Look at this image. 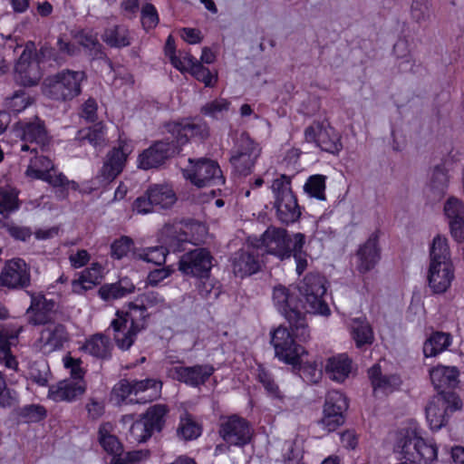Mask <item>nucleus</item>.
<instances>
[{"instance_id": "f257e3e1", "label": "nucleus", "mask_w": 464, "mask_h": 464, "mask_svg": "<svg viewBox=\"0 0 464 464\" xmlns=\"http://www.w3.org/2000/svg\"><path fill=\"white\" fill-rule=\"evenodd\" d=\"M325 293H315L313 295H301L295 291L276 285L273 290V302L278 312L285 318L296 338L304 343L310 339V331L306 322V313L327 315L330 313L328 304L324 299Z\"/></svg>"}, {"instance_id": "f03ea898", "label": "nucleus", "mask_w": 464, "mask_h": 464, "mask_svg": "<svg viewBox=\"0 0 464 464\" xmlns=\"http://www.w3.org/2000/svg\"><path fill=\"white\" fill-rule=\"evenodd\" d=\"M163 297L157 292L150 291L140 295L135 302L127 304L126 310H118L110 327L119 349L129 350L135 343L138 334L148 326L149 308L161 306Z\"/></svg>"}, {"instance_id": "7ed1b4c3", "label": "nucleus", "mask_w": 464, "mask_h": 464, "mask_svg": "<svg viewBox=\"0 0 464 464\" xmlns=\"http://www.w3.org/2000/svg\"><path fill=\"white\" fill-rule=\"evenodd\" d=\"M86 78L83 71L63 69L44 79L43 92L53 101L70 102L82 93V85Z\"/></svg>"}, {"instance_id": "20e7f679", "label": "nucleus", "mask_w": 464, "mask_h": 464, "mask_svg": "<svg viewBox=\"0 0 464 464\" xmlns=\"http://www.w3.org/2000/svg\"><path fill=\"white\" fill-rule=\"evenodd\" d=\"M397 447L405 460L412 464H434L438 460L435 443L425 440L416 430H408L399 439Z\"/></svg>"}, {"instance_id": "39448f33", "label": "nucleus", "mask_w": 464, "mask_h": 464, "mask_svg": "<svg viewBox=\"0 0 464 464\" xmlns=\"http://www.w3.org/2000/svg\"><path fill=\"white\" fill-rule=\"evenodd\" d=\"M271 189L275 197V208L278 220L286 225L298 220L301 210L292 191L290 178L281 175L273 181Z\"/></svg>"}, {"instance_id": "423d86ee", "label": "nucleus", "mask_w": 464, "mask_h": 464, "mask_svg": "<svg viewBox=\"0 0 464 464\" xmlns=\"http://www.w3.org/2000/svg\"><path fill=\"white\" fill-rule=\"evenodd\" d=\"M289 328H291L289 326ZM301 342L296 338L292 329L280 325L271 333V344L275 350V356L281 362L290 364L296 369L300 364L301 356L305 353L304 348L298 344L295 340Z\"/></svg>"}, {"instance_id": "0eeeda50", "label": "nucleus", "mask_w": 464, "mask_h": 464, "mask_svg": "<svg viewBox=\"0 0 464 464\" xmlns=\"http://www.w3.org/2000/svg\"><path fill=\"white\" fill-rule=\"evenodd\" d=\"M15 136L21 139V150L37 153L50 144L44 122L37 116L33 121H19L14 126Z\"/></svg>"}, {"instance_id": "6e6552de", "label": "nucleus", "mask_w": 464, "mask_h": 464, "mask_svg": "<svg viewBox=\"0 0 464 464\" xmlns=\"http://www.w3.org/2000/svg\"><path fill=\"white\" fill-rule=\"evenodd\" d=\"M188 162L189 167L182 170L183 176L198 188L219 186L225 183V178L216 161L201 158L197 160L189 159Z\"/></svg>"}, {"instance_id": "1a4fd4ad", "label": "nucleus", "mask_w": 464, "mask_h": 464, "mask_svg": "<svg viewBox=\"0 0 464 464\" xmlns=\"http://www.w3.org/2000/svg\"><path fill=\"white\" fill-rule=\"evenodd\" d=\"M218 434L228 446L242 448L250 443L254 429L246 419L233 414L220 419Z\"/></svg>"}, {"instance_id": "9d476101", "label": "nucleus", "mask_w": 464, "mask_h": 464, "mask_svg": "<svg viewBox=\"0 0 464 464\" xmlns=\"http://www.w3.org/2000/svg\"><path fill=\"white\" fill-rule=\"evenodd\" d=\"M459 372L455 366L437 365L430 370V378L438 394L436 397L447 398L454 408H461L462 401L453 391L459 384Z\"/></svg>"}, {"instance_id": "9b49d317", "label": "nucleus", "mask_w": 464, "mask_h": 464, "mask_svg": "<svg viewBox=\"0 0 464 464\" xmlns=\"http://www.w3.org/2000/svg\"><path fill=\"white\" fill-rule=\"evenodd\" d=\"M259 252L276 256L281 260L292 256L294 235L290 237L284 228L270 227L255 243Z\"/></svg>"}, {"instance_id": "f8f14e48", "label": "nucleus", "mask_w": 464, "mask_h": 464, "mask_svg": "<svg viewBox=\"0 0 464 464\" xmlns=\"http://www.w3.org/2000/svg\"><path fill=\"white\" fill-rule=\"evenodd\" d=\"M181 151L171 135L153 142L139 156V167L142 169H158Z\"/></svg>"}, {"instance_id": "ddd939ff", "label": "nucleus", "mask_w": 464, "mask_h": 464, "mask_svg": "<svg viewBox=\"0 0 464 464\" xmlns=\"http://www.w3.org/2000/svg\"><path fill=\"white\" fill-rule=\"evenodd\" d=\"M304 134L306 142L314 143L323 151L335 155L343 150L341 135L328 123L314 121Z\"/></svg>"}, {"instance_id": "4468645a", "label": "nucleus", "mask_w": 464, "mask_h": 464, "mask_svg": "<svg viewBox=\"0 0 464 464\" xmlns=\"http://www.w3.org/2000/svg\"><path fill=\"white\" fill-rule=\"evenodd\" d=\"M260 153L259 145L248 135L242 134L229 160L233 171L240 176L249 175Z\"/></svg>"}, {"instance_id": "2eb2a0df", "label": "nucleus", "mask_w": 464, "mask_h": 464, "mask_svg": "<svg viewBox=\"0 0 464 464\" xmlns=\"http://www.w3.org/2000/svg\"><path fill=\"white\" fill-rule=\"evenodd\" d=\"M169 408L165 404L150 406L143 414L141 420L135 421L130 427V434L139 442L146 441L151 435L160 432L166 421Z\"/></svg>"}, {"instance_id": "dca6fc26", "label": "nucleus", "mask_w": 464, "mask_h": 464, "mask_svg": "<svg viewBox=\"0 0 464 464\" xmlns=\"http://www.w3.org/2000/svg\"><path fill=\"white\" fill-rule=\"evenodd\" d=\"M213 260L214 257L208 249L195 248L181 256L179 269L187 276L207 277L213 266Z\"/></svg>"}, {"instance_id": "f3484780", "label": "nucleus", "mask_w": 464, "mask_h": 464, "mask_svg": "<svg viewBox=\"0 0 464 464\" xmlns=\"http://www.w3.org/2000/svg\"><path fill=\"white\" fill-rule=\"evenodd\" d=\"M130 141L119 139L118 146L113 147L106 155L100 170L103 182L114 180L123 170L128 156L132 152Z\"/></svg>"}, {"instance_id": "a211bd4d", "label": "nucleus", "mask_w": 464, "mask_h": 464, "mask_svg": "<svg viewBox=\"0 0 464 464\" xmlns=\"http://www.w3.org/2000/svg\"><path fill=\"white\" fill-rule=\"evenodd\" d=\"M165 128L167 132L171 135V138L175 140V142H177L180 150L189 141V139L198 138L205 140L209 135L208 124L201 120L169 122L165 125Z\"/></svg>"}, {"instance_id": "6ab92c4d", "label": "nucleus", "mask_w": 464, "mask_h": 464, "mask_svg": "<svg viewBox=\"0 0 464 464\" xmlns=\"http://www.w3.org/2000/svg\"><path fill=\"white\" fill-rule=\"evenodd\" d=\"M216 369L212 364H195L192 366H174L169 369L168 375L171 379L183 382L188 386L198 388L204 385Z\"/></svg>"}, {"instance_id": "aec40b11", "label": "nucleus", "mask_w": 464, "mask_h": 464, "mask_svg": "<svg viewBox=\"0 0 464 464\" xmlns=\"http://www.w3.org/2000/svg\"><path fill=\"white\" fill-rule=\"evenodd\" d=\"M30 269L22 258H13L5 262L0 272V285L9 289H22L30 285Z\"/></svg>"}, {"instance_id": "412c9836", "label": "nucleus", "mask_w": 464, "mask_h": 464, "mask_svg": "<svg viewBox=\"0 0 464 464\" xmlns=\"http://www.w3.org/2000/svg\"><path fill=\"white\" fill-rule=\"evenodd\" d=\"M31 304L27 309L29 323L33 325H45L55 320L57 303L47 299L42 293H30Z\"/></svg>"}, {"instance_id": "4be33fe9", "label": "nucleus", "mask_w": 464, "mask_h": 464, "mask_svg": "<svg viewBox=\"0 0 464 464\" xmlns=\"http://www.w3.org/2000/svg\"><path fill=\"white\" fill-rule=\"evenodd\" d=\"M188 243L187 235L185 233L179 234L171 237L168 242L169 248L159 246L143 248L138 252H134V257L143 260L147 263H151L156 266H162L166 262L168 253L171 250L173 252L185 251V246Z\"/></svg>"}, {"instance_id": "5701e85b", "label": "nucleus", "mask_w": 464, "mask_h": 464, "mask_svg": "<svg viewBox=\"0 0 464 464\" xmlns=\"http://www.w3.org/2000/svg\"><path fill=\"white\" fill-rule=\"evenodd\" d=\"M380 259L379 234L375 231L363 244L359 246L355 253V269L360 274H366L377 266Z\"/></svg>"}, {"instance_id": "b1692460", "label": "nucleus", "mask_w": 464, "mask_h": 464, "mask_svg": "<svg viewBox=\"0 0 464 464\" xmlns=\"http://www.w3.org/2000/svg\"><path fill=\"white\" fill-rule=\"evenodd\" d=\"M80 47L65 39L64 35L58 37L54 47L44 45L40 48L38 55L40 59L53 62L56 65H63L69 58L80 53Z\"/></svg>"}, {"instance_id": "393cba45", "label": "nucleus", "mask_w": 464, "mask_h": 464, "mask_svg": "<svg viewBox=\"0 0 464 464\" xmlns=\"http://www.w3.org/2000/svg\"><path fill=\"white\" fill-rule=\"evenodd\" d=\"M69 340L70 334L63 324H49L41 331L37 343L44 353H51L63 349Z\"/></svg>"}, {"instance_id": "a878e982", "label": "nucleus", "mask_w": 464, "mask_h": 464, "mask_svg": "<svg viewBox=\"0 0 464 464\" xmlns=\"http://www.w3.org/2000/svg\"><path fill=\"white\" fill-rule=\"evenodd\" d=\"M454 408L447 398L434 396L426 406V419L432 430H439L444 427L450 419V413L460 410Z\"/></svg>"}, {"instance_id": "bb28decb", "label": "nucleus", "mask_w": 464, "mask_h": 464, "mask_svg": "<svg viewBox=\"0 0 464 464\" xmlns=\"http://www.w3.org/2000/svg\"><path fill=\"white\" fill-rule=\"evenodd\" d=\"M259 255L260 252L255 244L250 251H237L232 260L235 276L243 278L258 272L260 269Z\"/></svg>"}, {"instance_id": "cd10ccee", "label": "nucleus", "mask_w": 464, "mask_h": 464, "mask_svg": "<svg viewBox=\"0 0 464 464\" xmlns=\"http://www.w3.org/2000/svg\"><path fill=\"white\" fill-rule=\"evenodd\" d=\"M86 391L84 381L63 380L49 388L48 397L53 401L72 402L83 395Z\"/></svg>"}, {"instance_id": "c85d7f7f", "label": "nucleus", "mask_w": 464, "mask_h": 464, "mask_svg": "<svg viewBox=\"0 0 464 464\" xmlns=\"http://www.w3.org/2000/svg\"><path fill=\"white\" fill-rule=\"evenodd\" d=\"M454 278L452 265H430L428 282L434 294H442L448 290Z\"/></svg>"}, {"instance_id": "c756f323", "label": "nucleus", "mask_w": 464, "mask_h": 464, "mask_svg": "<svg viewBox=\"0 0 464 464\" xmlns=\"http://www.w3.org/2000/svg\"><path fill=\"white\" fill-rule=\"evenodd\" d=\"M137 403H147L160 397L162 382L153 378L132 380Z\"/></svg>"}, {"instance_id": "7c9ffc66", "label": "nucleus", "mask_w": 464, "mask_h": 464, "mask_svg": "<svg viewBox=\"0 0 464 464\" xmlns=\"http://www.w3.org/2000/svg\"><path fill=\"white\" fill-rule=\"evenodd\" d=\"M352 370V361L346 354L330 357L325 364V372L333 381L343 382L348 378Z\"/></svg>"}, {"instance_id": "2f4dec72", "label": "nucleus", "mask_w": 464, "mask_h": 464, "mask_svg": "<svg viewBox=\"0 0 464 464\" xmlns=\"http://www.w3.org/2000/svg\"><path fill=\"white\" fill-rule=\"evenodd\" d=\"M134 290L135 285L129 279L123 278L113 284L102 285L98 294L102 300L109 302L122 298L133 293Z\"/></svg>"}, {"instance_id": "473e14b6", "label": "nucleus", "mask_w": 464, "mask_h": 464, "mask_svg": "<svg viewBox=\"0 0 464 464\" xmlns=\"http://www.w3.org/2000/svg\"><path fill=\"white\" fill-rule=\"evenodd\" d=\"M102 266L98 263L92 264L91 267L86 268L81 274L77 280L72 281V291L82 294L98 285L102 279Z\"/></svg>"}, {"instance_id": "72a5a7b5", "label": "nucleus", "mask_w": 464, "mask_h": 464, "mask_svg": "<svg viewBox=\"0 0 464 464\" xmlns=\"http://www.w3.org/2000/svg\"><path fill=\"white\" fill-rule=\"evenodd\" d=\"M111 343L103 334H96L86 340L82 349L93 357L108 359L111 357Z\"/></svg>"}, {"instance_id": "f704fd0d", "label": "nucleus", "mask_w": 464, "mask_h": 464, "mask_svg": "<svg viewBox=\"0 0 464 464\" xmlns=\"http://www.w3.org/2000/svg\"><path fill=\"white\" fill-rule=\"evenodd\" d=\"M102 40L113 48L127 47L131 44L130 32L125 25H112L105 29Z\"/></svg>"}, {"instance_id": "c9c22d12", "label": "nucleus", "mask_w": 464, "mask_h": 464, "mask_svg": "<svg viewBox=\"0 0 464 464\" xmlns=\"http://www.w3.org/2000/svg\"><path fill=\"white\" fill-rule=\"evenodd\" d=\"M112 423L102 422L98 430V440L102 449L111 455H120L122 452L121 443L115 435H112Z\"/></svg>"}, {"instance_id": "e433bc0d", "label": "nucleus", "mask_w": 464, "mask_h": 464, "mask_svg": "<svg viewBox=\"0 0 464 464\" xmlns=\"http://www.w3.org/2000/svg\"><path fill=\"white\" fill-rule=\"evenodd\" d=\"M430 265H452L448 239L445 237L437 235L433 238L430 247Z\"/></svg>"}, {"instance_id": "4c0bfd02", "label": "nucleus", "mask_w": 464, "mask_h": 464, "mask_svg": "<svg viewBox=\"0 0 464 464\" xmlns=\"http://www.w3.org/2000/svg\"><path fill=\"white\" fill-rule=\"evenodd\" d=\"M373 390H381L383 392H390L400 384V379L396 375H382L379 364H374L368 371Z\"/></svg>"}, {"instance_id": "58836bf2", "label": "nucleus", "mask_w": 464, "mask_h": 464, "mask_svg": "<svg viewBox=\"0 0 464 464\" xmlns=\"http://www.w3.org/2000/svg\"><path fill=\"white\" fill-rule=\"evenodd\" d=\"M148 189L150 199L159 210L169 208L177 200L175 192L168 185H154Z\"/></svg>"}, {"instance_id": "ea45409f", "label": "nucleus", "mask_w": 464, "mask_h": 464, "mask_svg": "<svg viewBox=\"0 0 464 464\" xmlns=\"http://www.w3.org/2000/svg\"><path fill=\"white\" fill-rule=\"evenodd\" d=\"M201 433V425L192 415L188 412H184L179 418V423L177 428L178 438L186 441L193 440L198 439Z\"/></svg>"}, {"instance_id": "a19ab883", "label": "nucleus", "mask_w": 464, "mask_h": 464, "mask_svg": "<svg viewBox=\"0 0 464 464\" xmlns=\"http://www.w3.org/2000/svg\"><path fill=\"white\" fill-rule=\"evenodd\" d=\"M42 77L38 64H15L14 79L22 86H34Z\"/></svg>"}, {"instance_id": "79ce46f5", "label": "nucleus", "mask_w": 464, "mask_h": 464, "mask_svg": "<svg viewBox=\"0 0 464 464\" xmlns=\"http://www.w3.org/2000/svg\"><path fill=\"white\" fill-rule=\"evenodd\" d=\"M449 175L444 164L437 165L433 168L430 179L429 188L435 198H441L447 191L449 186Z\"/></svg>"}, {"instance_id": "37998d69", "label": "nucleus", "mask_w": 464, "mask_h": 464, "mask_svg": "<svg viewBox=\"0 0 464 464\" xmlns=\"http://www.w3.org/2000/svg\"><path fill=\"white\" fill-rule=\"evenodd\" d=\"M450 343L451 336L450 334L435 332L425 341L423 353L426 357L436 356L448 349Z\"/></svg>"}, {"instance_id": "c03bdc74", "label": "nucleus", "mask_w": 464, "mask_h": 464, "mask_svg": "<svg viewBox=\"0 0 464 464\" xmlns=\"http://www.w3.org/2000/svg\"><path fill=\"white\" fill-rule=\"evenodd\" d=\"M351 333L357 347L371 344L373 342V332L365 318H354L351 322Z\"/></svg>"}, {"instance_id": "a18cd8bd", "label": "nucleus", "mask_w": 464, "mask_h": 464, "mask_svg": "<svg viewBox=\"0 0 464 464\" xmlns=\"http://www.w3.org/2000/svg\"><path fill=\"white\" fill-rule=\"evenodd\" d=\"M41 179L58 188L60 193L58 197L63 198L66 197V192L69 189L77 190L79 188V185L75 181L69 180L63 173L54 169V168L48 173H45L44 177Z\"/></svg>"}, {"instance_id": "49530a36", "label": "nucleus", "mask_w": 464, "mask_h": 464, "mask_svg": "<svg viewBox=\"0 0 464 464\" xmlns=\"http://www.w3.org/2000/svg\"><path fill=\"white\" fill-rule=\"evenodd\" d=\"M34 154L35 156L30 160L25 174L30 178L41 179L45 173L53 169V164L48 157L38 155V152Z\"/></svg>"}, {"instance_id": "de8ad7c7", "label": "nucleus", "mask_w": 464, "mask_h": 464, "mask_svg": "<svg viewBox=\"0 0 464 464\" xmlns=\"http://www.w3.org/2000/svg\"><path fill=\"white\" fill-rule=\"evenodd\" d=\"M325 279L319 274L306 275L298 287V295H313L315 293H325Z\"/></svg>"}, {"instance_id": "09e8293b", "label": "nucleus", "mask_w": 464, "mask_h": 464, "mask_svg": "<svg viewBox=\"0 0 464 464\" xmlns=\"http://www.w3.org/2000/svg\"><path fill=\"white\" fill-rule=\"evenodd\" d=\"M76 138L82 144L88 142L94 148L103 147L105 144L104 127L102 123H98L91 128L81 130Z\"/></svg>"}, {"instance_id": "8fccbe9b", "label": "nucleus", "mask_w": 464, "mask_h": 464, "mask_svg": "<svg viewBox=\"0 0 464 464\" xmlns=\"http://www.w3.org/2000/svg\"><path fill=\"white\" fill-rule=\"evenodd\" d=\"M14 334L8 327L0 324V351L5 354V365L8 368L14 369L17 362L14 356L10 354V339L16 338Z\"/></svg>"}, {"instance_id": "3c124183", "label": "nucleus", "mask_w": 464, "mask_h": 464, "mask_svg": "<svg viewBox=\"0 0 464 464\" xmlns=\"http://www.w3.org/2000/svg\"><path fill=\"white\" fill-rule=\"evenodd\" d=\"M305 243V236L302 233L294 234V245L292 255L296 263V272L301 275L307 267L306 253L303 250Z\"/></svg>"}, {"instance_id": "603ef678", "label": "nucleus", "mask_w": 464, "mask_h": 464, "mask_svg": "<svg viewBox=\"0 0 464 464\" xmlns=\"http://www.w3.org/2000/svg\"><path fill=\"white\" fill-rule=\"evenodd\" d=\"M348 408L346 397L338 391H330L326 394L324 410H328L330 413L343 415Z\"/></svg>"}, {"instance_id": "864d4df0", "label": "nucleus", "mask_w": 464, "mask_h": 464, "mask_svg": "<svg viewBox=\"0 0 464 464\" xmlns=\"http://www.w3.org/2000/svg\"><path fill=\"white\" fill-rule=\"evenodd\" d=\"M18 418L24 422H39L43 420L46 415V409L39 404H30L21 407L17 411Z\"/></svg>"}, {"instance_id": "5fc2aeb1", "label": "nucleus", "mask_w": 464, "mask_h": 464, "mask_svg": "<svg viewBox=\"0 0 464 464\" xmlns=\"http://www.w3.org/2000/svg\"><path fill=\"white\" fill-rule=\"evenodd\" d=\"M257 380L263 385L268 396L273 399H283V394L273 376L262 366H258Z\"/></svg>"}, {"instance_id": "6e6d98bb", "label": "nucleus", "mask_w": 464, "mask_h": 464, "mask_svg": "<svg viewBox=\"0 0 464 464\" xmlns=\"http://www.w3.org/2000/svg\"><path fill=\"white\" fill-rule=\"evenodd\" d=\"M325 179V176L320 174L309 177L304 186V191L311 197L324 200Z\"/></svg>"}, {"instance_id": "4d7b16f0", "label": "nucleus", "mask_w": 464, "mask_h": 464, "mask_svg": "<svg viewBox=\"0 0 464 464\" xmlns=\"http://www.w3.org/2000/svg\"><path fill=\"white\" fill-rule=\"evenodd\" d=\"M432 14L430 0H412L411 5V18L418 24L428 21Z\"/></svg>"}, {"instance_id": "13d9d810", "label": "nucleus", "mask_w": 464, "mask_h": 464, "mask_svg": "<svg viewBox=\"0 0 464 464\" xmlns=\"http://www.w3.org/2000/svg\"><path fill=\"white\" fill-rule=\"evenodd\" d=\"M32 103L30 96L23 90L16 91L10 98L5 100V108L8 112L19 113Z\"/></svg>"}, {"instance_id": "bf43d9fd", "label": "nucleus", "mask_w": 464, "mask_h": 464, "mask_svg": "<svg viewBox=\"0 0 464 464\" xmlns=\"http://www.w3.org/2000/svg\"><path fill=\"white\" fill-rule=\"evenodd\" d=\"M18 208L16 191L10 188H0V214L10 213Z\"/></svg>"}, {"instance_id": "052dcab7", "label": "nucleus", "mask_w": 464, "mask_h": 464, "mask_svg": "<svg viewBox=\"0 0 464 464\" xmlns=\"http://www.w3.org/2000/svg\"><path fill=\"white\" fill-rule=\"evenodd\" d=\"M189 70L191 74L206 86H212L217 79L214 78L209 69L206 68L196 58H189Z\"/></svg>"}, {"instance_id": "680f3d73", "label": "nucleus", "mask_w": 464, "mask_h": 464, "mask_svg": "<svg viewBox=\"0 0 464 464\" xmlns=\"http://www.w3.org/2000/svg\"><path fill=\"white\" fill-rule=\"evenodd\" d=\"M344 422V416L342 414L330 413L328 410L323 411V417L318 420V426L326 433L334 431Z\"/></svg>"}, {"instance_id": "e2e57ef3", "label": "nucleus", "mask_w": 464, "mask_h": 464, "mask_svg": "<svg viewBox=\"0 0 464 464\" xmlns=\"http://www.w3.org/2000/svg\"><path fill=\"white\" fill-rule=\"evenodd\" d=\"M133 240L126 236L121 237L111 245V254L113 258L121 259L130 253L133 246Z\"/></svg>"}, {"instance_id": "0e129e2a", "label": "nucleus", "mask_w": 464, "mask_h": 464, "mask_svg": "<svg viewBox=\"0 0 464 464\" xmlns=\"http://www.w3.org/2000/svg\"><path fill=\"white\" fill-rule=\"evenodd\" d=\"M140 20L142 27L146 31L153 29L157 26L160 19L158 12L152 4L147 3L142 6L140 12Z\"/></svg>"}, {"instance_id": "69168bd1", "label": "nucleus", "mask_w": 464, "mask_h": 464, "mask_svg": "<svg viewBox=\"0 0 464 464\" xmlns=\"http://www.w3.org/2000/svg\"><path fill=\"white\" fill-rule=\"evenodd\" d=\"M49 369L45 363H34L31 366L29 378L39 386H46L48 383Z\"/></svg>"}, {"instance_id": "338daca9", "label": "nucleus", "mask_w": 464, "mask_h": 464, "mask_svg": "<svg viewBox=\"0 0 464 464\" xmlns=\"http://www.w3.org/2000/svg\"><path fill=\"white\" fill-rule=\"evenodd\" d=\"M3 227L6 229L7 233L15 240L23 242L27 241L32 237V230L28 227L19 226L13 222L5 223Z\"/></svg>"}, {"instance_id": "774afa93", "label": "nucleus", "mask_w": 464, "mask_h": 464, "mask_svg": "<svg viewBox=\"0 0 464 464\" xmlns=\"http://www.w3.org/2000/svg\"><path fill=\"white\" fill-rule=\"evenodd\" d=\"M444 212L450 221L464 218V207L459 199L450 198L444 206Z\"/></svg>"}]
</instances>
